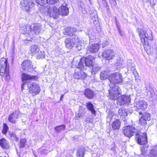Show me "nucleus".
<instances>
[{
    "label": "nucleus",
    "instance_id": "obj_42",
    "mask_svg": "<svg viewBox=\"0 0 157 157\" xmlns=\"http://www.w3.org/2000/svg\"><path fill=\"white\" fill-rule=\"evenodd\" d=\"M26 142V140L25 139H22L20 140V147L23 148L24 147L25 143Z\"/></svg>",
    "mask_w": 157,
    "mask_h": 157
},
{
    "label": "nucleus",
    "instance_id": "obj_36",
    "mask_svg": "<svg viewBox=\"0 0 157 157\" xmlns=\"http://www.w3.org/2000/svg\"><path fill=\"white\" fill-rule=\"evenodd\" d=\"M30 26H26L24 27V29L22 32L24 34H28L30 37Z\"/></svg>",
    "mask_w": 157,
    "mask_h": 157
},
{
    "label": "nucleus",
    "instance_id": "obj_20",
    "mask_svg": "<svg viewBox=\"0 0 157 157\" xmlns=\"http://www.w3.org/2000/svg\"><path fill=\"white\" fill-rule=\"evenodd\" d=\"M99 49V45L98 43H93L90 45L87 50L88 53H94Z\"/></svg>",
    "mask_w": 157,
    "mask_h": 157
},
{
    "label": "nucleus",
    "instance_id": "obj_13",
    "mask_svg": "<svg viewBox=\"0 0 157 157\" xmlns=\"http://www.w3.org/2000/svg\"><path fill=\"white\" fill-rule=\"evenodd\" d=\"M136 139L138 143L140 145H144L147 143V137L146 133H144L140 134H136Z\"/></svg>",
    "mask_w": 157,
    "mask_h": 157
},
{
    "label": "nucleus",
    "instance_id": "obj_19",
    "mask_svg": "<svg viewBox=\"0 0 157 157\" xmlns=\"http://www.w3.org/2000/svg\"><path fill=\"white\" fill-rule=\"evenodd\" d=\"M31 62L29 60H25L21 64L22 69L24 71H30L31 70Z\"/></svg>",
    "mask_w": 157,
    "mask_h": 157
},
{
    "label": "nucleus",
    "instance_id": "obj_43",
    "mask_svg": "<svg viewBox=\"0 0 157 157\" xmlns=\"http://www.w3.org/2000/svg\"><path fill=\"white\" fill-rule=\"evenodd\" d=\"M117 27L119 34H120L121 36H123V32L121 29L120 26L117 23Z\"/></svg>",
    "mask_w": 157,
    "mask_h": 157
},
{
    "label": "nucleus",
    "instance_id": "obj_28",
    "mask_svg": "<svg viewBox=\"0 0 157 157\" xmlns=\"http://www.w3.org/2000/svg\"><path fill=\"white\" fill-rule=\"evenodd\" d=\"M121 122L118 119L114 120L112 124V127L113 130L118 129L120 128Z\"/></svg>",
    "mask_w": 157,
    "mask_h": 157
},
{
    "label": "nucleus",
    "instance_id": "obj_52",
    "mask_svg": "<svg viewBox=\"0 0 157 157\" xmlns=\"http://www.w3.org/2000/svg\"><path fill=\"white\" fill-rule=\"evenodd\" d=\"M64 95V94L61 95L60 98V101L62 100L63 98Z\"/></svg>",
    "mask_w": 157,
    "mask_h": 157
},
{
    "label": "nucleus",
    "instance_id": "obj_2",
    "mask_svg": "<svg viewBox=\"0 0 157 157\" xmlns=\"http://www.w3.org/2000/svg\"><path fill=\"white\" fill-rule=\"evenodd\" d=\"M94 57L92 56H89L86 58L82 57L80 59L76 67L82 69L86 66L92 67L94 64Z\"/></svg>",
    "mask_w": 157,
    "mask_h": 157
},
{
    "label": "nucleus",
    "instance_id": "obj_37",
    "mask_svg": "<svg viewBox=\"0 0 157 157\" xmlns=\"http://www.w3.org/2000/svg\"><path fill=\"white\" fill-rule=\"evenodd\" d=\"M92 67V72H94V73L97 72L101 69V67L97 64H94Z\"/></svg>",
    "mask_w": 157,
    "mask_h": 157
},
{
    "label": "nucleus",
    "instance_id": "obj_26",
    "mask_svg": "<svg viewBox=\"0 0 157 157\" xmlns=\"http://www.w3.org/2000/svg\"><path fill=\"white\" fill-rule=\"evenodd\" d=\"M144 154L143 153L140 155V157H144ZM148 157H157V145L154 146L151 150Z\"/></svg>",
    "mask_w": 157,
    "mask_h": 157
},
{
    "label": "nucleus",
    "instance_id": "obj_24",
    "mask_svg": "<svg viewBox=\"0 0 157 157\" xmlns=\"http://www.w3.org/2000/svg\"><path fill=\"white\" fill-rule=\"evenodd\" d=\"M85 96L89 99L93 98L94 96L93 91L89 89H86L84 92Z\"/></svg>",
    "mask_w": 157,
    "mask_h": 157
},
{
    "label": "nucleus",
    "instance_id": "obj_17",
    "mask_svg": "<svg viewBox=\"0 0 157 157\" xmlns=\"http://www.w3.org/2000/svg\"><path fill=\"white\" fill-rule=\"evenodd\" d=\"M69 10L68 8L67 7V4L65 3L63 4L58 9L59 15L67 16L68 14Z\"/></svg>",
    "mask_w": 157,
    "mask_h": 157
},
{
    "label": "nucleus",
    "instance_id": "obj_30",
    "mask_svg": "<svg viewBox=\"0 0 157 157\" xmlns=\"http://www.w3.org/2000/svg\"><path fill=\"white\" fill-rule=\"evenodd\" d=\"M30 50L32 55L38 53L39 52V49L37 45H32L30 47Z\"/></svg>",
    "mask_w": 157,
    "mask_h": 157
},
{
    "label": "nucleus",
    "instance_id": "obj_23",
    "mask_svg": "<svg viewBox=\"0 0 157 157\" xmlns=\"http://www.w3.org/2000/svg\"><path fill=\"white\" fill-rule=\"evenodd\" d=\"M76 31V29L75 28L67 27L64 29V33L65 35L72 36L75 35L74 34Z\"/></svg>",
    "mask_w": 157,
    "mask_h": 157
},
{
    "label": "nucleus",
    "instance_id": "obj_47",
    "mask_svg": "<svg viewBox=\"0 0 157 157\" xmlns=\"http://www.w3.org/2000/svg\"><path fill=\"white\" fill-rule=\"evenodd\" d=\"M102 3L104 5L106 6V7L107 9L108 6H107V2L105 0H102Z\"/></svg>",
    "mask_w": 157,
    "mask_h": 157
},
{
    "label": "nucleus",
    "instance_id": "obj_40",
    "mask_svg": "<svg viewBox=\"0 0 157 157\" xmlns=\"http://www.w3.org/2000/svg\"><path fill=\"white\" fill-rule=\"evenodd\" d=\"M8 128V127L6 124H4L3 125V128L2 130L3 133L6 134L7 132Z\"/></svg>",
    "mask_w": 157,
    "mask_h": 157
},
{
    "label": "nucleus",
    "instance_id": "obj_8",
    "mask_svg": "<svg viewBox=\"0 0 157 157\" xmlns=\"http://www.w3.org/2000/svg\"><path fill=\"white\" fill-rule=\"evenodd\" d=\"M41 29V25L38 23H34L30 26V35L31 38L40 33Z\"/></svg>",
    "mask_w": 157,
    "mask_h": 157
},
{
    "label": "nucleus",
    "instance_id": "obj_31",
    "mask_svg": "<svg viewBox=\"0 0 157 157\" xmlns=\"http://www.w3.org/2000/svg\"><path fill=\"white\" fill-rule=\"evenodd\" d=\"M109 75L110 74L108 73L107 71H102L100 74V78L102 80L105 79L109 77Z\"/></svg>",
    "mask_w": 157,
    "mask_h": 157
},
{
    "label": "nucleus",
    "instance_id": "obj_33",
    "mask_svg": "<svg viewBox=\"0 0 157 157\" xmlns=\"http://www.w3.org/2000/svg\"><path fill=\"white\" fill-rule=\"evenodd\" d=\"M84 147L79 148L77 152V157H83L84 155Z\"/></svg>",
    "mask_w": 157,
    "mask_h": 157
},
{
    "label": "nucleus",
    "instance_id": "obj_41",
    "mask_svg": "<svg viewBox=\"0 0 157 157\" xmlns=\"http://www.w3.org/2000/svg\"><path fill=\"white\" fill-rule=\"evenodd\" d=\"M147 92L148 93V94H150L151 96H152L154 93L153 89L152 87L151 86L149 87V88H147Z\"/></svg>",
    "mask_w": 157,
    "mask_h": 157
},
{
    "label": "nucleus",
    "instance_id": "obj_29",
    "mask_svg": "<svg viewBox=\"0 0 157 157\" xmlns=\"http://www.w3.org/2000/svg\"><path fill=\"white\" fill-rule=\"evenodd\" d=\"M86 107L92 114L94 115H95L96 111L94 110L93 104L90 102H88L86 103Z\"/></svg>",
    "mask_w": 157,
    "mask_h": 157
},
{
    "label": "nucleus",
    "instance_id": "obj_22",
    "mask_svg": "<svg viewBox=\"0 0 157 157\" xmlns=\"http://www.w3.org/2000/svg\"><path fill=\"white\" fill-rule=\"evenodd\" d=\"M90 14L91 20L93 21L94 24L95 25H98L99 22L97 12L95 11H94L92 13L90 12Z\"/></svg>",
    "mask_w": 157,
    "mask_h": 157
},
{
    "label": "nucleus",
    "instance_id": "obj_45",
    "mask_svg": "<svg viewBox=\"0 0 157 157\" xmlns=\"http://www.w3.org/2000/svg\"><path fill=\"white\" fill-rule=\"evenodd\" d=\"M83 114L80 113V111H79L78 113L76 114V118H79L81 117H82L83 116Z\"/></svg>",
    "mask_w": 157,
    "mask_h": 157
},
{
    "label": "nucleus",
    "instance_id": "obj_6",
    "mask_svg": "<svg viewBox=\"0 0 157 157\" xmlns=\"http://www.w3.org/2000/svg\"><path fill=\"white\" fill-rule=\"evenodd\" d=\"M79 41L77 36L74 35L71 36L66 39L65 40L66 47L68 48L71 49L75 45L78 44Z\"/></svg>",
    "mask_w": 157,
    "mask_h": 157
},
{
    "label": "nucleus",
    "instance_id": "obj_25",
    "mask_svg": "<svg viewBox=\"0 0 157 157\" xmlns=\"http://www.w3.org/2000/svg\"><path fill=\"white\" fill-rule=\"evenodd\" d=\"M22 81L23 82L27 80H33L36 78V76L34 75H31L25 73H23L21 75Z\"/></svg>",
    "mask_w": 157,
    "mask_h": 157
},
{
    "label": "nucleus",
    "instance_id": "obj_27",
    "mask_svg": "<svg viewBox=\"0 0 157 157\" xmlns=\"http://www.w3.org/2000/svg\"><path fill=\"white\" fill-rule=\"evenodd\" d=\"M0 146L3 149H7L9 147L8 143L4 138L0 139Z\"/></svg>",
    "mask_w": 157,
    "mask_h": 157
},
{
    "label": "nucleus",
    "instance_id": "obj_44",
    "mask_svg": "<svg viewBox=\"0 0 157 157\" xmlns=\"http://www.w3.org/2000/svg\"><path fill=\"white\" fill-rule=\"evenodd\" d=\"M48 3L50 4L53 5L56 3L59 0H47Z\"/></svg>",
    "mask_w": 157,
    "mask_h": 157
},
{
    "label": "nucleus",
    "instance_id": "obj_16",
    "mask_svg": "<svg viewBox=\"0 0 157 157\" xmlns=\"http://www.w3.org/2000/svg\"><path fill=\"white\" fill-rule=\"evenodd\" d=\"M102 55L103 57L108 60L113 59L115 56L114 51L111 49L105 50Z\"/></svg>",
    "mask_w": 157,
    "mask_h": 157
},
{
    "label": "nucleus",
    "instance_id": "obj_49",
    "mask_svg": "<svg viewBox=\"0 0 157 157\" xmlns=\"http://www.w3.org/2000/svg\"><path fill=\"white\" fill-rule=\"evenodd\" d=\"M132 73H133L135 77H136L137 76L138 74L136 70L133 71Z\"/></svg>",
    "mask_w": 157,
    "mask_h": 157
},
{
    "label": "nucleus",
    "instance_id": "obj_32",
    "mask_svg": "<svg viewBox=\"0 0 157 157\" xmlns=\"http://www.w3.org/2000/svg\"><path fill=\"white\" fill-rule=\"evenodd\" d=\"M127 110L124 108H121L119 109L118 113L121 116H122L123 117L127 116Z\"/></svg>",
    "mask_w": 157,
    "mask_h": 157
},
{
    "label": "nucleus",
    "instance_id": "obj_9",
    "mask_svg": "<svg viewBox=\"0 0 157 157\" xmlns=\"http://www.w3.org/2000/svg\"><path fill=\"white\" fill-rule=\"evenodd\" d=\"M29 92L33 96L38 94L40 91V89L38 85L35 82L28 84Z\"/></svg>",
    "mask_w": 157,
    "mask_h": 157
},
{
    "label": "nucleus",
    "instance_id": "obj_4",
    "mask_svg": "<svg viewBox=\"0 0 157 157\" xmlns=\"http://www.w3.org/2000/svg\"><path fill=\"white\" fill-rule=\"evenodd\" d=\"M110 83V87L117 86L116 84L121 83L123 81L121 75L119 73L116 72L112 74V75L109 79Z\"/></svg>",
    "mask_w": 157,
    "mask_h": 157
},
{
    "label": "nucleus",
    "instance_id": "obj_7",
    "mask_svg": "<svg viewBox=\"0 0 157 157\" xmlns=\"http://www.w3.org/2000/svg\"><path fill=\"white\" fill-rule=\"evenodd\" d=\"M123 132L126 136L130 138L136 133L137 129L133 126H126L123 128Z\"/></svg>",
    "mask_w": 157,
    "mask_h": 157
},
{
    "label": "nucleus",
    "instance_id": "obj_18",
    "mask_svg": "<svg viewBox=\"0 0 157 157\" xmlns=\"http://www.w3.org/2000/svg\"><path fill=\"white\" fill-rule=\"evenodd\" d=\"M74 76L75 78L77 79L82 80L86 78L87 75L84 72L80 70L75 72Z\"/></svg>",
    "mask_w": 157,
    "mask_h": 157
},
{
    "label": "nucleus",
    "instance_id": "obj_5",
    "mask_svg": "<svg viewBox=\"0 0 157 157\" xmlns=\"http://www.w3.org/2000/svg\"><path fill=\"white\" fill-rule=\"evenodd\" d=\"M111 89H109V95L108 97L109 98L112 100H117L121 95V89L118 86H115L112 87H110Z\"/></svg>",
    "mask_w": 157,
    "mask_h": 157
},
{
    "label": "nucleus",
    "instance_id": "obj_55",
    "mask_svg": "<svg viewBox=\"0 0 157 157\" xmlns=\"http://www.w3.org/2000/svg\"><path fill=\"white\" fill-rule=\"evenodd\" d=\"M150 5L152 6H153V5H154L155 4V3H154V2H153V4H152L151 2H150Z\"/></svg>",
    "mask_w": 157,
    "mask_h": 157
},
{
    "label": "nucleus",
    "instance_id": "obj_10",
    "mask_svg": "<svg viewBox=\"0 0 157 157\" xmlns=\"http://www.w3.org/2000/svg\"><path fill=\"white\" fill-rule=\"evenodd\" d=\"M139 113L140 115H141V116L139 120V123L143 126H145L147 124V121L150 120V114L145 112L142 113L140 112Z\"/></svg>",
    "mask_w": 157,
    "mask_h": 157
},
{
    "label": "nucleus",
    "instance_id": "obj_12",
    "mask_svg": "<svg viewBox=\"0 0 157 157\" xmlns=\"http://www.w3.org/2000/svg\"><path fill=\"white\" fill-rule=\"evenodd\" d=\"M30 1V0H21L20 2L21 7L27 12H28L31 9V7L30 6V5H31L32 6H34V4Z\"/></svg>",
    "mask_w": 157,
    "mask_h": 157
},
{
    "label": "nucleus",
    "instance_id": "obj_58",
    "mask_svg": "<svg viewBox=\"0 0 157 157\" xmlns=\"http://www.w3.org/2000/svg\"><path fill=\"white\" fill-rule=\"evenodd\" d=\"M107 43L104 44L105 45H107Z\"/></svg>",
    "mask_w": 157,
    "mask_h": 157
},
{
    "label": "nucleus",
    "instance_id": "obj_46",
    "mask_svg": "<svg viewBox=\"0 0 157 157\" xmlns=\"http://www.w3.org/2000/svg\"><path fill=\"white\" fill-rule=\"evenodd\" d=\"M116 0H109L110 2L113 4L114 6L117 5V3L116 2Z\"/></svg>",
    "mask_w": 157,
    "mask_h": 157
},
{
    "label": "nucleus",
    "instance_id": "obj_57",
    "mask_svg": "<svg viewBox=\"0 0 157 157\" xmlns=\"http://www.w3.org/2000/svg\"><path fill=\"white\" fill-rule=\"evenodd\" d=\"M75 63V61H73V63L74 64V63Z\"/></svg>",
    "mask_w": 157,
    "mask_h": 157
},
{
    "label": "nucleus",
    "instance_id": "obj_14",
    "mask_svg": "<svg viewBox=\"0 0 157 157\" xmlns=\"http://www.w3.org/2000/svg\"><path fill=\"white\" fill-rule=\"evenodd\" d=\"M117 99V104L121 105L124 104L129 103L131 99L129 96L128 95H121Z\"/></svg>",
    "mask_w": 157,
    "mask_h": 157
},
{
    "label": "nucleus",
    "instance_id": "obj_3",
    "mask_svg": "<svg viewBox=\"0 0 157 157\" xmlns=\"http://www.w3.org/2000/svg\"><path fill=\"white\" fill-rule=\"evenodd\" d=\"M9 66L7 63V60L5 58L2 59L1 61V69L0 75L3 77L5 76L6 79L9 78Z\"/></svg>",
    "mask_w": 157,
    "mask_h": 157
},
{
    "label": "nucleus",
    "instance_id": "obj_39",
    "mask_svg": "<svg viewBox=\"0 0 157 157\" xmlns=\"http://www.w3.org/2000/svg\"><path fill=\"white\" fill-rule=\"evenodd\" d=\"M36 2L41 6H43L48 3L47 0H36Z\"/></svg>",
    "mask_w": 157,
    "mask_h": 157
},
{
    "label": "nucleus",
    "instance_id": "obj_48",
    "mask_svg": "<svg viewBox=\"0 0 157 157\" xmlns=\"http://www.w3.org/2000/svg\"><path fill=\"white\" fill-rule=\"evenodd\" d=\"M114 116L113 113L111 115H109L107 117V119H110L111 120V118Z\"/></svg>",
    "mask_w": 157,
    "mask_h": 157
},
{
    "label": "nucleus",
    "instance_id": "obj_1",
    "mask_svg": "<svg viewBox=\"0 0 157 157\" xmlns=\"http://www.w3.org/2000/svg\"><path fill=\"white\" fill-rule=\"evenodd\" d=\"M138 31L139 34L141 42L143 46H148V40H152L153 39V36L151 31L148 29H138Z\"/></svg>",
    "mask_w": 157,
    "mask_h": 157
},
{
    "label": "nucleus",
    "instance_id": "obj_21",
    "mask_svg": "<svg viewBox=\"0 0 157 157\" xmlns=\"http://www.w3.org/2000/svg\"><path fill=\"white\" fill-rule=\"evenodd\" d=\"M19 113V111L17 110L10 114L8 117L9 121L12 123H15L16 120L18 118Z\"/></svg>",
    "mask_w": 157,
    "mask_h": 157
},
{
    "label": "nucleus",
    "instance_id": "obj_59",
    "mask_svg": "<svg viewBox=\"0 0 157 157\" xmlns=\"http://www.w3.org/2000/svg\"><path fill=\"white\" fill-rule=\"evenodd\" d=\"M131 61V60H129L128 61V62H129Z\"/></svg>",
    "mask_w": 157,
    "mask_h": 157
},
{
    "label": "nucleus",
    "instance_id": "obj_53",
    "mask_svg": "<svg viewBox=\"0 0 157 157\" xmlns=\"http://www.w3.org/2000/svg\"><path fill=\"white\" fill-rule=\"evenodd\" d=\"M43 56H44L43 54H42V55L40 56H37V58H41V57H43Z\"/></svg>",
    "mask_w": 157,
    "mask_h": 157
},
{
    "label": "nucleus",
    "instance_id": "obj_11",
    "mask_svg": "<svg viewBox=\"0 0 157 157\" xmlns=\"http://www.w3.org/2000/svg\"><path fill=\"white\" fill-rule=\"evenodd\" d=\"M48 15L55 19L59 17L58 9L55 6L49 7L48 8Z\"/></svg>",
    "mask_w": 157,
    "mask_h": 157
},
{
    "label": "nucleus",
    "instance_id": "obj_54",
    "mask_svg": "<svg viewBox=\"0 0 157 157\" xmlns=\"http://www.w3.org/2000/svg\"><path fill=\"white\" fill-rule=\"evenodd\" d=\"M89 3L90 4H92V0H88Z\"/></svg>",
    "mask_w": 157,
    "mask_h": 157
},
{
    "label": "nucleus",
    "instance_id": "obj_50",
    "mask_svg": "<svg viewBox=\"0 0 157 157\" xmlns=\"http://www.w3.org/2000/svg\"><path fill=\"white\" fill-rule=\"evenodd\" d=\"M131 69L132 70V72L136 70L134 66H132L131 67Z\"/></svg>",
    "mask_w": 157,
    "mask_h": 157
},
{
    "label": "nucleus",
    "instance_id": "obj_35",
    "mask_svg": "<svg viewBox=\"0 0 157 157\" xmlns=\"http://www.w3.org/2000/svg\"><path fill=\"white\" fill-rule=\"evenodd\" d=\"M9 136L11 139L12 140L17 141L18 140V138L16 134L13 132H10L9 134Z\"/></svg>",
    "mask_w": 157,
    "mask_h": 157
},
{
    "label": "nucleus",
    "instance_id": "obj_56",
    "mask_svg": "<svg viewBox=\"0 0 157 157\" xmlns=\"http://www.w3.org/2000/svg\"><path fill=\"white\" fill-rule=\"evenodd\" d=\"M86 34H87V35H89V36H90V33L89 32H88L87 33H86Z\"/></svg>",
    "mask_w": 157,
    "mask_h": 157
},
{
    "label": "nucleus",
    "instance_id": "obj_51",
    "mask_svg": "<svg viewBox=\"0 0 157 157\" xmlns=\"http://www.w3.org/2000/svg\"><path fill=\"white\" fill-rule=\"evenodd\" d=\"M25 84V83L23 82L21 85V88L22 90L24 89V86Z\"/></svg>",
    "mask_w": 157,
    "mask_h": 157
},
{
    "label": "nucleus",
    "instance_id": "obj_34",
    "mask_svg": "<svg viewBox=\"0 0 157 157\" xmlns=\"http://www.w3.org/2000/svg\"><path fill=\"white\" fill-rule=\"evenodd\" d=\"M78 7L81 8V10H82V12L83 13L86 14L87 13V11L86 8H85V6L83 3L80 1L78 3Z\"/></svg>",
    "mask_w": 157,
    "mask_h": 157
},
{
    "label": "nucleus",
    "instance_id": "obj_38",
    "mask_svg": "<svg viewBox=\"0 0 157 157\" xmlns=\"http://www.w3.org/2000/svg\"><path fill=\"white\" fill-rule=\"evenodd\" d=\"M65 127L63 125L57 126L55 128V130L57 132H59L61 130H64L65 128Z\"/></svg>",
    "mask_w": 157,
    "mask_h": 157
},
{
    "label": "nucleus",
    "instance_id": "obj_15",
    "mask_svg": "<svg viewBox=\"0 0 157 157\" xmlns=\"http://www.w3.org/2000/svg\"><path fill=\"white\" fill-rule=\"evenodd\" d=\"M135 106L137 110H142L144 111L147 108V104L145 101L143 100H140L136 102Z\"/></svg>",
    "mask_w": 157,
    "mask_h": 157
}]
</instances>
